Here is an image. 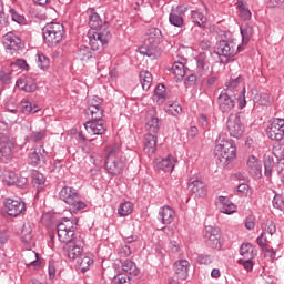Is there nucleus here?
Wrapping results in <instances>:
<instances>
[{"instance_id": "nucleus-1", "label": "nucleus", "mask_w": 284, "mask_h": 284, "mask_svg": "<svg viewBox=\"0 0 284 284\" xmlns=\"http://www.w3.org/2000/svg\"><path fill=\"white\" fill-rule=\"evenodd\" d=\"M215 154L223 168H227L236 159V146H234L232 140L227 139L225 133L220 134L216 139Z\"/></svg>"}, {"instance_id": "nucleus-2", "label": "nucleus", "mask_w": 284, "mask_h": 284, "mask_svg": "<svg viewBox=\"0 0 284 284\" xmlns=\"http://www.w3.org/2000/svg\"><path fill=\"white\" fill-rule=\"evenodd\" d=\"M42 34L48 48H54L63 41V37H65V27L59 22H49L42 28Z\"/></svg>"}, {"instance_id": "nucleus-3", "label": "nucleus", "mask_w": 284, "mask_h": 284, "mask_svg": "<svg viewBox=\"0 0 284 284\" xmlns=\"http://www.w3.org/2000/svg\"><path fill=\"white\" fill-rule=\"evenodd\" d=\"M59 197L61 201L70 205L71 212H80V210H85V204L81 201L79 196V191L72 186H63L59 192Z\"/></svg>"}, {"instance_id": "nucleus-4", "label": "nucleus", "mask_w": 284, "mask_h": 284, "mask_svg": "<svg viewBox=\"0 0 284 284\" xmlns=\"http://www.w3.org/2000/svg\"><path fill=\"white\" fill-rule=\"evenodd\" d=\"M215 52L219 57H224L225 63L234 59L239 52H243V45L236 44L234 40H221L215 45Z\"/></svg>"}, {"instance_id": "nucleus-5", "label": "nucleus", "mask_w": 284, "mask_h": 284, "mask_svg": "<svg viewBox=\"0 0 284 284\" xmlns=\"http://www.w3.org/2000/svg\"><path fill=\"white\" fill-rule=\"evenodd\" d=\"M77 220H70L64 217L61 222L57 225L58 230V239L60 243H70L77 239L74 236V232H77Z\"/></svg>"}, {"instance_id": "nucleus-6", "label": "nucleus", "mask_w": 284, "mask_h": 284, "mask_svg": "<svg viewBox=\"0 0 284 284\" xmlns=\"http://www.w3.org/2000/svg\"><path fill=\"white\" fill-rule=\"evenodd\" d=\"M90 49L95 52L97 50H103V45H108L110 41V30L104 28L103 30H98L89 32Z\"/></svg>"}, {"instance_id": "nucleus-7", "label": "nucleus", "mask_w": 284, "mask_h": 284, "mask_svg": "<svg viewBox=\"0 0 284 284\" xmlns=\"http://www.w3.org/2000/svg\"><path fill=\"white\" fill-rule=\"evenodd\" d=\"M83 237L81 235L75 236L71 242H67L63 246L64 256H68L70 261H77L83 254Z\"/></svg>"}, {"instance_id": "nucleus-8", "label": "nucleus", "mask_w": 284, "mask_h": 284, "mask_svg": "<svg viewBox=\"0 0 284 284\" xmlns=\"http://www.w3.org/2000/svg\"><path fill=\"white\" fill-rule=\"evenodd\" d=\"M217 105L223 114H230V111L236 108V93H230V90H222L217 97Z\"/></svg>"}, {"instance_id": "nucleus-9", "label": "nucleus", "mask_w": 284, "mask_h": 284, "mask_svg": "<svg viewBox=\"0 0 284 284\" xmlns=\"http://www.w3.org/2000/svg\"><path fill=\"white\" fill-rule=\"evenodd\" d=\"M14 156V143L4 133H0V163H10Z\"/></svg>"}, {"instance_id": "nucleus-10", "label": "nucleus", "mask_w": 284, "mask_h": 284, "mask_svg": "<svg viewBox=\"0 0 284 284\" xmlns=\"http://www.w3.org/2000/svg\"><path fill=\"white\" fill-rule=\"evenodd\" d=\"M204 243L212 250H221L223 244L221 243V229L216 226H206L204 230Z\"/></svg>"}, {"instance_id": "nucleus-11", "label": "nucleus", "mask_w": 284, "mask_h": 284, "mask_svg": "<svg viewBox=\"0 0 284 284\" xmlns=\"http://www.w3.org/2000/svg\"><path fill=\"white\" fill-rule=\"evenodd\" d=\"M89 121L84 123V128L89 134V136H101L105 134L108 128L105 126V122L103 118H94L88 116Z\"/></svg>"}, {"instance_id": "nucleus-12", "label": "nucleus", "mask_w": 284, "mask_h": 284, "mask_svg": "<svg viewBox=\"0 0 284 284\" xmlns=\"http://www.w3.org/2000/svg\"><path fill=\"white\" fill-rule=\"evenodd\" d=\"M226 128L231 136H234L235 139H241V136H243V133L245 132V125H243V122L241 121V115H239V113H231L229 115L226 121Z\"/></svg>"}, {"instance_id": "nucleus-13", "label": "nucleus", "mask_w": 284, "mask_h": 284, "mask_svg": "<svg viewBox=\"0 0 284 284\" xmlns=\"http://www.w3.org/2000/svg\"><path fill=\"white\" fill-rule=\"evenodd\" d=\"M2 41L8 54H17L23 45L21 38H19L14 32L6 33Z\"/></svg>"}, {"instance_id": "nucleus-14", "label": "nucleus", "mask_w": 284, "mask_h": 284, "mask_svg": "<svg viewBox=\"0 0 284 284\" xmlns=\"http://www.w3.org/2000/svg\"><path fill=\"white\" fill-rule=\"evenodd\" d=\"M4 209L9 216H20L26 212V202L21 199H6L4 200Z\"/></svg>"}, {"instance_id": "nucleus-15", "label": "nucleus", "mask_w": 284, "mask_h": 284, "mask_svg": "<svg viewBox=\"0 0 284 284\" xmlns=\"http://www.w3.org/2000/svg\"><path fill=\"white\" fill-rule=\"evenodd\" d=\"M267 135L271 141H283L284 138V120L283 119H274L267 130Z\"/></svg>"}, {"instance_id": "nucleus-16", "label": "nucleus", "mask_w": 284, "mask_h": 284, "mask_svg": "<svg viewBox=\"0 0 284 284\" xmlns=\"http://www.w3.org/2000/svg\"><path fill=\"white\" fill-rule=\"evenodd\" d=\"M103 100L99 97H93L88 101V108L84 109L85 116H93L94 119H103L104 110L101 105Z\"/></svg>"}, {"instance_id": "nucleus-17", "label": "nucleus", "mask_w": 284, "mask_h": 284, "mask_svg": "<svg viewBox=\"0 0 284 284\" xmlns=\"http://www.w3.org/2000/svg\"><path fill=\"white\" fill-rule=\"evenodd\" d=\"M145 121L146 134H159V130H161V120L156 116V111L154 109L146 112Z\"/></svg>"}, {"instance_id": "nucleus-18", "label": "nucleus", "mask_w": 284, "mask_h": 284, "mask_svg": "<svg viewBox=\"0 0 284 284\" xmlns=\"http://www.w3.org/2000/svg\"><path fill=\"white\" fill-rule=\"evenodd\" d=\"M246 170L253 179H261L263 176V163L255 155H250L247 158Z\"/></svg>"}, {"instance_id": "nucleus-19", "label": "nucleus", "mask_w": 284, "mask_h": 284, "mask_svg": "<svg viewBox=\"0 0 284 284\" xmlns=\"http://www.w3.org/2000/svg\"><path fill=\"white\" fill-rule=\"evenodd\" d=\"M125 168V163L121 161V158H106L105 170L111 176H119L122 174Z\"/></svg>"}, {"instance_id": "nucleus-20", "label": "nucleus", "mask_w": 284, "mask_h": 284, "mask_svg": "<svg viewBox=\"0 0 284 284\" xmlns=\"http://www.w3.org/2000/svg\"><path fill=\"white\" fill-rule=\"evenodd\" d=\"M163 39V33H161L159 28H151L146 31V38L144 40L145 45H152V48H159Z\"/></svg>"}, {"instance_id": "nucleus-21", "label": "nucleus", "mask_w": 284, "mask_h": 284, "mask_svg": "<svg viewBox=\"0 0 284 284\" xmlns=\"http://www.w3.org/2000/svg\"><path fill=\"white\" fill-rule=\"evenodd\" d=\"M189 187L195 196H205L207 194V185L199 179L191 178L189 180Z\"/></svg>"}, {"instance_id": "nucleus-22", "label": "nucleus", "mask_w": 284, "mask_h": 284, "mask_svg": "<svg viewBox=\"0 0 284 284\" xmlns=\"http://www.w3.org/2000/svg\"><path fill=\"white\" fill-rule=\"evenodd\" d=\"M176 160L172 155H168L164 159L155 160V170H161L162 172H174V165Z\"/></svg>"}, {"instance_id": "nucleus-23", "label": "nucleus", "mask_w": 284, "mask_h": 284, "mask_svg": "<svg viewBox=\"0 0 284 284\" xmlns=\"http://www.w3.org/2000/svg\"><path fill=\"white\" fill-rule=\"evenodd\" d=\"M16 85L19 90H23V92H37V82L34 79L27 75L19 78Z\"/></svg>"}, {"instance_id": "nucleus-24", "label": "nucleus", "mask_w": 284, "mask_h": 284, "mask_svg": "<svg viewBox=\"0 0 284 284\" xmlns=\"http://www.w3.org/2000/svg\"><path fill=\"white\" fill-rule=\"evenodd\" d=\"M158 134L146 133L144 136V152L148 156H152L156 152Z\"/></svg>"}, {"instance_id": "nucleus-25", "label": "nucleus", "mask_w": 284, "mask_h": 284, "mask_svg": "<svg viewBox=\"0 0 284 284\" xmlns=\"http://www.w3.org/2000/svg\"><path fill=\"white\" fill-rule=\"evenodd\" d=\"M190 270V262L187 260H179L174 263V273L179 278L185 281L187 278V272Z\"/></svg>"}, {"instance_id": "nucleus-26", "label": "nucleus", "mask_w": 284, "mask_h": 284, "mask_svg": "<svg viewBox=\"0 0 284 284\" xmlns=\"http://www.w3.org/2000/svg\"><path fill=\"white\" fill-rule=\"evenodd\" d=\"M159 221L163 225H170L174 221V210L170 206H163L159 212Z\"/></svg>"}, {"instance_id": "nucleus-27", "label": "nucleus", "mask_w": 284, "mask_h": 284, "mask_svg": "<svg viewBox=\"0 0 284 284\" xmlns=\"http://www.w3.org/2000/svg\"><path fill=\"white\" fill-rule=\"evenodd\" d=\"M220 211L222 214H234L236 212V205L225 196L219 197Z\"/></svg>"}, {"instance_id": "nucleus-28", "label": "nucleus", "mask_w": 284, "mask_h": 284, "mask_svg": "<svg viewBox=\"0 0 284 284\" xmlns=\"http://www.w3.org/2000/svg\"><path fill=\"white\" fill-rule=\"evenodd\" d=\"M31 183L37 190H43L45 187V175L38 170H33L31 172Z\"/></svg>"}, {"instance_id": "nucleus-29", "label": "nucleus", "mask_w": 284, "mask_h": 284, "mask_svg": "<svg viewBox=\"0 0 284 284\" xmlns=\"http://www.w3.org/2000/svg\"><path fill=\"white\" fill-rule=\"evenodd\" d=\"M89 26L91 30H95V32H99V30H103L104 28L108 30V23L103 24V21L101 20V18L97 12L90 16Z\"/></svg>"}, {"instance_id": "nucleus-30", "label": "nucleus", "mask_w": 284, "mask_h": 284, "mask_svg": "<svg viewBox=\"0 0 284 284\" xmlns=\"http://www.w3.org/2000/svg\"><path fill=\"white\" fill-rule=\"evenodd\" d=\"M196 65H197V74L199 77H203L205 74V70H207V53L201 52L195 58Z\"/></svg>"}, {"instance_id": "nucleus-31", "label": "nucleus", "mask_w": 284, "mask_h": 284, "mask_svg": "<svg viewBox=\"0 0 284 284\" xmlns=\"http://www.w3.org/2000/svg\"><path fill=\"white\" fill-rule=\"evenodd\" d=\"M191 19L193 23H196V26H199V28H205L207 23V17H205V13L200 10H193L191 12Z\"/></svg>"}, {"instance_id": "nucleus-32", "label": "nucleus", "mask_w": 284, "mask_h": 284, "mask_svg": "<svg viewBox=\"0 0 284 284\" xmlns=\"http://www.w3.org/2000/svg\"><path fill=\"white\" fill-rule=\"evenodd\" d=\"M78 265L83 274H85L87 270H90L91 265H94V260L92 256L88 254L80 255V258L78 260Z\"/></svg>"}, {"instance_id": "nucleus-33", "label": "nucleus", "mask_w": 284, "mask_h": 284, "mask_svg": "<svg viewBox=\"0 0 284 284\" xmlns=\"http://www.w3.org/2000/svg\"><path fill=\"white\" fill-rule=\"evenodd\" d=\"M122 271L125 272L126 274H130V276H139L140 274L136 264L130 260H126L122 263Z\"/></svg>"}, {"instance_id": "nucleus-34", "label": "nucleus", "mask_w": 284, "mask_h": 284, "mask_svg": "<svg viewBox=\"0 0 284 284\" xmlns=\"http://www.w3.org/2000/svg\"><path fill=\"white\" fill-rule=\"evenodd\" d=\"M152 73L150 71H141L140 72V83L142 85V89L148 91L150 88H152Z\"/></svg>"}, {"instance_id": "nucleus-35", "label": "nucleus", "mask_w": 284, "mask_h": 284, "mask_svg": "<svg viewBox=\"0 0 284 284\" xmlns=\"http://www.w3.org/2000/svg\"><path fill=\"white\" fill-rule=\"evenodd\" d=\"M106 159H119L121 154V142H115L106 146Z\"/></svg>"}, {"instance_id": "nucleus-36", "label": "nucleus", "mask_w": 284, "mask_h": 284, "mask_svg": "<svg viewBox=\"0 0 284 284\" xmlns=\"http://www.w3.org/2000/svg\"><path fill=\"white\" fill-rule=\"evenodd\" d=\"M172 73L178 81H182L183 77H185V64L182 62H174L172 65Z\"/></svg>"}, {"instance_id": "nucleus-37", "label": "nucleus", "mask_w": 284, "mask_h": 284, "mask_svg": "<svg viewBox=\"0 0 284 284\" xmlns=\"http://www.w3.org/2000/svg\"><path fill=\"white\" fill-rule=\"evenodd\" d=\"M94 57V53L90 47L81 45L78 51V58L80 61H90Z\"/></svg>"}, {"instance_id": "nucleus-38", "label": "nucleus", "mask_w": 284, "mask_h": 284, "mask_svg": "<svg viewBox=\"0 0 284 284\" xmlns=\"http://www.w3.org/2000/svg\"><path fill=\"white\" fill-rule=\"evenodd\" d=\"M19 109L21 110L22 114H37V112H39L38 106H32V102L28 100L22 101Z\"/></svg>"}, {"instance_id": "nucleus-39", "label": "nucleus", "mask_w": 284, "mask_h": 284, "mask_svg": "<svg viewBox=\"0 0 284 284\" xmlns=\"http://www.w3.org/2000/svg\"><path fill=\"white\" fill-rule=\"evenodd\" d=\"M21 239L23 243H30L32 241V223L27 222L22 226Z\"/></svg>"}, {"instance_id": "nucleus-40", "label": "nucleus", "mask_w": 284, "mask_h": 284, "mask_svg": "<svg viewBox=\"0 0 284 284\" xmlns=\"http://www.w3.org/2000/svg\"><path fill=\"white\" fill-rule=\"evenodd\" d=\"M274 170V158L270 155L264 156V175L266 179L272 178V172Z\"/></svg>"}, {"instance_id": "nucleus-41", "label": "nucleus", "mask_w": 284, "mask_h": 284, "mask_svg": "<svg viewBox=\"0 0 284 284\" xmlns=\"http://www.w3.org/2000/svg\"><path fill=\"white\" fill-rule=\"evenodd\" d=\"M240 254L243 256V258H254L256 256V253H254V248H252L251 243H244L240 247Z\"/></svg>"}, {"instance_id": "nucleus-42", "label": "nucleus", "mask_w": 284, "mask_h": 284, "mask_svg": "<svg viewBox=\"0 0 284 284\" xmlns=\"http://www.w3.org/2000/svg\"><path fill=\"white\" fill-rule=\"evenodd\" d=\"M43 159V153H41V148L33 150L29 153V161L31 165L37 168V165H41V160Z\"/></svg>"}, {"instance_id": "nucleus-43", "label": "nucleus", "mask_w": 284, "mask_h": 284, "mask_svg": "<svg viewBox=\"0 0 284 284\" xmlns=\"http://www.w3.org/2000/svg\"><path fill=\"white\" fill-rule=\"evenodd\" d=\"M242 34V45H247L250 43V38L254 36V28L252 26H245L241 28Z\"/></svg>"}, {"instance_id": "nucleus-44", "label": "nucleus", "mask_w": 284, "mask_h": 284, "mask_svg": "<svg viewBox=\"0 0 284 284\" xmlns=\"http://www.w3.org/2000/svg\"><path fill=\"white\" fill-rule=\"evenodd\" d=\"M156 48L152 45H146L144 42V45L140 48V54H144L145 57H149L150 59L154 60L156 59Z\"/></svg>"}, {"instance_id": "nucleus-45", "label": "nucleus", "mask_w": 284, "mask_h": 284, "mask_svg": "<svg viewBox=\"0 0 284 284\" xmlns=\"http://www.w3.org/2000/svg\"><path fill=\"white\" fill-rule=\"evenodd\" d=\"M261 227L265 234H270L271 236L276 234V224L272 220H265V222L261 224Z\"/></svg>"}, {"instance_id": "nucleus-46", "label": "nucleus", "mask_w": 284, "mask_h": 284, "mask_svg": "<svg viewBox=\"0 0 284 284\" xmlns=\"http://www.w3.org/2000/svg\"><path fill=\"white\" fill-rule=\"evenodd\" d=\"M133 211L134 205L131 202L121 203L118 209V213L120 214V216H128L129 214H132Z\"/></svg>"}, {"instance_id": "nucleus-47", "label": "nucleus", "mask_w": 284, "mask_h": 284, "mask_svg": "<svg viewBox=\"0 0 284 284\" xmlns=\"http://www.w3.org/2000/svg\"><path fill=\"white\" fill-rule=\"evenodd\" d=\"M10 83H12V73L10 71H0V92Z\"/></svg>"}, {"instance_id": "nucleus-48", "label": "nucleus", "mask_w": 284, "mask_h": 284, "mask_svg": "<svg viewBox=\"0 0 284 284\" xmlns=\"http://www.w3.org/2000/svg\"><path fill=\"white\" fill-rule=\"evenodd\" d=\"M255 103L260 105H271L272 104V97L267 93H257L254 98Z\"/></svg>"}, {"instance_id": "nucleus-49", "label": "nucleus", "mask_w": 284, "mask_h": 284, "mask_svg": "<svg viewBox=\"0 0 284 284\" xmlns=\"http://www.w3.org/2000/svg\"><path fill=\"white\" fill-rule=\"evenodd\" d=\"M243 82V75H239L235 79H231L229 83H226V89L229 90V93L235 94L236 88H239V84Z\"/></svg>"}, {"instance_id": "nucleus-50", "label": "nucleus", "mask_w": 284, "mask_h": 284, "mask_svg": "<svg viewBox=\"0 0 284 284\" xmlns=\"http://www.w3.org/2000/svg\"><path fill=\"white\" fill-rule=\"evenodd\" d=\"M17 173H14L13 171H7L3 174V179L2 182L4 183V185H14V183H17Z\"/></svg>"}, {"instance_id": "nucleus-51", "label": "nucleus", "mask_w": 284, "mask_h": 284, "mask_svg": "<svg viewBox=\"0 0 284 284\" xmlns=\"http://www.w3.org/2000/svg\"><path fill=\"white\" fill-rule=\"evenodd\" d=\"M38 68L48 70L50 68V58L43 53H38Z\"/></svg>"}, {"instance_id": "nucleus-52", "label": "nucleus", "mask_w": 284, "mask_h": 284, "mask_svg": "<svg viewBox=\"0 0 284 284\" xmlns=\"http://www.w3.org/2000/svg\"><path fill=\"white\" fill-rule=\"evenodd\" d=\"M169 21L171 26H175V28H183V17L179 13H171Z\"/></svg>"}, {"instance_id": "nucleus-53", "label": "nucleus", "mask_w": 284, "mask_h": 284, "mask_svg": "<svg viewBox=\"0 0 284 284\" xmlns=\"http://www.w3.org/2000/svg\"><path fill=\"white\" fill-rule=\"evenodd\" d=\"M45 134H47L45 129L33 131L30 135V141H32L33 143H39V141H43V138L45 136Z\"/></svg>"}, {"instance_id": "nucleus-54", "label": "nucleus", "mask_w": 284, "mask_h": 284, "mask_svg": "<svg viewBox=\"0 0 284 284\" xmlns=\"http://www.w3.org/2000/svg\"><path fill=\"white\" fill-rule=\"evenodd\" d=\"M155 97H158L159 101H161V103H163V101H165V85L164 84H158L155 90Z\"/></svg>"}, {"instance_id": "nucleus-55", "label": "nucleus", "mask_w": 284, "mask_h": 284, "mask_svg": "<svg viewBox=\"0 0 284 284\" xmlns=\"http://www.w3.org/2000/svg\"><path fill=\"white\" fill-rule=\"evenodd\" d=\"M169 114H172L173 116H178L180 112H183V108L178 102H173L169 104L168 106Z\"/></svg>"}, {"instance_id": "nucleus-56", "label": "nucleus", "mask_w": 284, "mask_h": 284, "mask_svg": "<svg viewBox=\"0 0 284 284\" xmlns=\"http://www.w3.org/2000/svg\"><path fill=\"white\" fill-rule=\"evenodd\" d=\"M9 12L11 14L12 21H14L16 23H19L20 26H23V23H26V17L17 13L14 9H10Z\"/></svg>"}, {"instance_id": "nucleus-57", "label": "nucleus", "mask_w": 284, "mask_h": 284, "mask_svg": "<svg viewBox=\"0 0 284 284\" xmlns=\"http://www.w3.org/2000/svg\"><path fill=\"white\" fill-rule=\"evenodd\" d=\"M265 258H270V261H274V258H276V251H274L270 245L268 246H264L262 248Z\"/></svg>"}, {"instance_id": "nucleus-58", "label": "nucleus", "mask_w": 284, "mask_h": 284, "mask_svg": "<svg viewBox=\"0 0 284 284\" xmlns=\"http://www.w3.org/2000/svg\"><path fill=\"white\" fill-rule=\"evenodd\" d=\"M237 263L243 265L244 270H247V272H252V270H254V263L252 262V258H241L237 261Z\"/></svg>"}, {"instance_id": "nucleus-59", "label": "nucleus", "mask_w": 284, "mask_h": 284, "mask_svg": "<svg viewBox=\"0 0 284 284\" xmlns=\"http://www.w3.org/2000/svg\"><path fill=\"white\" fill-rule=\"evenodd\" d=\"M273 207H275V210H280L281 212H283V210H284L283 197L275 195L273 199Z\"/></svg>"}, {"instance_id": "nucleus-60", "label": "nucleus", "mask_w": 284, "mask_h": 284, "mask_svg": "<svg viewBox=\"0 0 284 284\" xmlns=\"http://www.w3.org/2000/svg\"><path fill=\"white\" fill-rule=\"evenodd\" d=\"M212 261L213 258L211 255L201 254L197 256V263H200V265H210Z\"/></svg>"}, {"instance_id": "nucleus-61", "label": "nucleus", "mask_w": 284, "mask_h": 284, "mask_svg": "<svg viewBox=\"0 0 284 284\" xmlns=\"http://www.w3.org/2000/svg\"><path fill=\"white\" fill-rule=\"evenodd\" d=\"M256 243H257V245H260V247H262V248L268 246V245H267L268 241H267V236H266L265 232H262V233H261V235L256 239Z\"/></svg>"}, {"instance_id": "nucleus-62", "label": "nucleus", "mask_w": 284, "mask_h": 284, "mask_svg": "<svg viewBox=\"0 0 284 284\" xmlns=\"http://www.w3.org/2000/svg\"><path fill=\"white\" fill-rule=\"evenodd\" d=\"M273 154L276 156V159H283L284 156V146L281 144H277L273 148Z\"/></svg>"}, {"instance_id": "nucleus-63", "label": "nucleus", "mask_w": 284, "mask_h": 284, "mask_svg": "<svg viewBox=\"0 0 284 284\" xmlns=\"http://www.w3.org/2000/svg\"><path fill=\"white\" fill-rule=\"evenodd\" d=\"M254 221H256V217H254V215H248L246 217L245 220L246 230H254V227L256 226V223Z\"/></svg>"}, {"instance_id": "nucleus-64", "label": "nucleus", "mask_w": 284, "mask_h": 284, "mask_svg": "<svg viewBox=\"0 0 284 284\" xmlns=\"http://www.w3.org/2000/svg\"><path fill=\"white\" fill-rule=\"evenodd\" d=\"M128 281H130V277H126L123 274H118L113 278L114 284H125Z\"/></svg>"}]
</instances>
